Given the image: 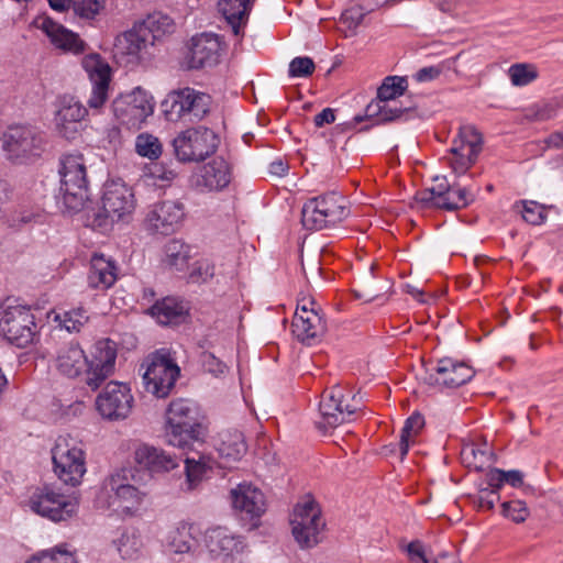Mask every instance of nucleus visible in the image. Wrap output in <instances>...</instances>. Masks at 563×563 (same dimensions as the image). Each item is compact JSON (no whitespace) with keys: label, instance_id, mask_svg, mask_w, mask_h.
I'll use <instances>...</instances> for the list:
<instances>
[{"label":"nucleus","instance_id":"nucleus-1","mask_svg":"<svg viewBox=\"0 0 563 563\" xmlns=\"http://www.w3.org/2000/svg\"><path fill=\"white\" fill-rule=\"evenodd\" d=\"M117 354V344L110 339L97 341L90 357L79 343L68 342L57 349L53 363L59 375L70 379L80 377L95 391L114 374Z\"/></svg>","mask_w":563,"mask_h":563},{"label":"nucleus","instance_id":"nucleus-2","mask_svg":"<svg viewBox=\"0 0 563 563\" xmlns=\"http://www.w3.org/2000/svg\"><path fill=\"white\" fill-rule=\"evenodd\" d=\"M166 440L169 445L189 450L203 438V428L197 420V409L187 399L173 400L166 411Z\"/></svg>","mask_w":563,"mask_h":563},{"label":"nucleus","instance_id":"nucleus-3","mask_svg":"<svg viewBox=\"0 0 563 563\" xmlns=\"http://www.w3.org/2000/svg\"><path fill=\"white\" fill-rule=\"evenodd\" d=\"M131 470L121 468L104 478L99 501L107 508L122 515L136 511L147 496V492L132 484Z\"/></svg>","mask_w":563,"mask_h":563},{"label":"nucleus","instance_id":"nucleus-4","mask_svg":"<svg viewBox=\"0 0 563 563\" xmlns=\"http://www.w3.org/2000/svg\"><path fill=\"white\" fill-rule=\"evenodd\" d=\"M47 146V135L36 125H10L1 137V147L8 159L29 163L38 159Z\"/></svg>","mask_w":563,"mask_h":563},{"label":"nucleus","instance_id":"nucleus-5","mask_svg":"<svg viewBox=\"0 0 563 563\" xmlns=\"http://www.w3.org/2000/svg\"><path fill=\"white\" fill-rule=\"evenodd\" d=\"M361 400L352 390L340 385L332 386L321 396L320 420L316 421V427L325 434L339 424L350 421L361 409Z\"/></svg>","mask_w":563,"mask_h":563},{"label":"nucleus","instance_id":"nucleus-6","mask_svg":"<svg viewBox=\"0 0 563 563\" xmlns=\"http://www.w3.org/2000/svg\"><path fill=\"white\" fill-rule=\"evenodd\" d=\"M54 472L67 485L77 486L86 473V454L82 443L69 435H59L52 449Z\"/></svg>","mask_w":563,"mask_h":563},{"label":"nucleus","instance_id":"nucleus-7","mask_svg":"<svg viewBox=\"0 0 563 563\" xmlns=\"http://www.w3.org/2000/svg\"><path fill=\"white\" fill-rule=\"evenodd\" d=\"M211 96L190 87L170 91L162 102L163 112L168 121H200L211 108Z\"/></svg>","mask_w":563,"mask_h":563},{"label":"nucleus","instance_id":"nucleus-8","mask_svg":"<svg viewBox=\"0 0 563 563\" xmlns=\"http://www.w3.org/2000/svg\"><path fill=\"white\" fill-rule=\"evenodd\" d=\"M349 214L345 198L338 192H329L309 199L301 210V222L308 230H321L335 225Z\"/></svg>","mask_w":563,"mask_h":563},{"label":"nucleus","instance_id":"nucleus-9","mask_svg":"<svg viewBox=\"0 0 563 563\" xmlns=\"http://www.w3.org/2000/svg\"><path fill=\"white\" fill-rule=\"evenodd\" d=\"M29 509L53 522L66 521L73 518L78 510L76 498L64 495L49 487H36L26 500Z\"/></svg>","mask_w":563,"mask_h":563},{"label":"nucleus","instance_id":"nucleus-10","mask_svg":"<svg viewBox=\"0 0 563 563\" xmlns=\"http://www.w3.org/2000/svg\"><path fill=\"white\" fill-rule=\"evenodd\" d=\"M35 317L30 307L3 305L0 310V331L18 347H26L36 335Z\"/></svg>","mask_w":563,"mask_h":563},{"label":"nucleus","instance_id":"nucleus-11","mask_svg":"<svg viewBox=\"0 0 563 563\" xmlns=\"http://www.w3.org/2000/svg\"><path fill=\"white\" fill-rule=\"evenodd\" d=\"M327 331V321L318 302L309 297L298 300L291 322V332L303 344L321 341Z\"/></svg>","mask_w":563,"mask_h":563},{"label":"nucleus","instance_id":"nucleus-12","mask_svg":"<svg viewBox=\"0 0 563 563\" xmlns=\"http://www.w3.org/2000/svg\"><path fill=\"white\" fill-rule=\"evenodd\" d=\"M290 523L292 536L301 549L313 548L321 541L325 523L314 500L297 504Z\"/></svg>","mask_w":563,"mask_h":563},{"label":"nucleus","instance_id":"nucleus-13","mask_svg":"<svg viewBox=\"0 0 563 563\" xmlns=\"http://www.w3.org/2000/svg\"><path fill=\"white\" fill-rule=\"evenodd\" d=\"M180 368L170 354L164 350L155 352L144 373L146 391L157 398L167 397L175 387Z\"/></svg>","mask_w":563,"mask_h":563},{"label":"nucleus","instance_id":"nucleus-14","mask_svg":"<svg viewBox=\"0 0 563 563\" xmlns=\"http://www.w3.org/2000/svg\"><path fill=\"white\" fill-rule=\"evenodd\" d=\"M117 120L130 130H139L154 111L152 96L137 87L129 93H121L112 101Z\"/></svg>","mask_w":563,"mask_h":563},{"label":"nucleus","instance_id":"nucleus-15","mask_svg":"<svg viewBox=\"0 0 563 563\" xmlns=\"http://www.w3.org/2000/svg\"><path fill=\"white\" fill-rule=\"evenodd\" d=\"M60 181L65 202L79 209L86 199L88 188L87 167L82 154H67L60 159Z\"/></svg>","mask_w":563,"mask_h":563},{"label":"nucleus","instance_id":"nucleus-16","mask_svg":"<svg viewBox=\"0 0 563 563\" xmlns=\"http://www.w3.org/2000/svg\"><path fill=\"white\" fill-rule=\"evenodd\" d=\"M218 144V135L203 126L187 129L173 142L175 154L180 162L203 161L216 152Z\"/></svg>","mask_w":563,"mask_h":563},{"label":"nucleus","instance_id":"nucleus-17","mask_svg":"<svg viewBox=\"0 0 563 563\" xmlns=\"http://www.w3.org/2000/svg\"><path fill=\"white\" fill-rule=\"evenodd\" d=\"M134 398L130 387L120 382H109L96 398V408L110 421L124 420L132 411Z\"/></svg>","mask_w":563,"mask_h":563},{"label":"nucleus","instance_id":"nucleus-18","mask_svg":"<svg viewBox=\"0 0 563 563\" xmlns=\"http://www.w3.org/2000/svg\"><path fill=\"white\" fill-rule=\"evenodd\" d=\"M81 65L88 75L92 89L87 100L89 109L99 111L108 101L112 69L99 54H88L81 59Z\"/></svg>","mask_w":563,"mask_h":563},{"label":"nucleus","instance_id":"nucleus-19","mask_svg":"<svg viewBox=\"0 0 563 563\" xmlns=\"http://www.w3.org/2000/svg\"><path fill=\"white\" fill-rule=\"evenodd\" d=\"M225 53V44L220 36L212 33H201L190 41L189 52L186 56L188 69H201L217 66Z\"/></svg>","mask_w":563,"mask_h":563},{"label":"nucleus","instance_id":"nucleus-20","mask_svg":"<svg viewBox=\"0 0 563 563\" xmlns=\"http://www.w3.org/2000/svg\"><path fill=\"white\" fill-rule=\"evenodd\" d=\"M474 375L475 371L467 363L452 357H443L429 369L427 380L430 385L457 388L468 383Z\"/></svg>","mask_w":563,"mask_h":563},{"label":"nucleus","instance_id":"nucleus-21","mask_svg":"<svg viewBox=\"0 0 563 563\" xmlns=\"http://www.w3.org/2000/svg\"><path fill=\"white\" fill-rule=\"evenodd\" d=\"M102 209L112 221L125 220L135 209L132 189L120 180L107 181L102 195Z\"/></svg>","mask_w":563,"mask_h":563},{"label":"nucleus","instance_id":"nucleus-22","mask_svg":"<svg viewBox=\"0 0 563 563\" xmlns=\"http://www.w3.org/2000/svg\"><path fill=\"white\" fill-rule=\"evenodd\" d=\"M207 548L211 555L223 563H243L245 544L224 528H214L208 532Z\"/></svg>","mask_w":563,"mask_h":563},{"label":"nucleus","instance_id":"nucleus-23","mask_svg":"<svg viewBox=\"0 0 563 563\" xmlns=\"http://www.w3.org/2000/svg\"><path fill=\"white\" fill-rule=\"evenodd\" d=\"M232 180V166L223 157H216L205 164L195 177V186L200 191H220Z\"/></svg>","mask_w":563,"mask_h":563},{"label":"nucleus","instance_id":"nucleus-24","mask_svg":"<svg viewBox=\"0 0 563 563\" xmlns=\"http://www.w3.org/2000/svg\"><path fill=\"white\" fill-rule=\"evenodd\" d=\"M233 508L242 519H258L266 510L264 494L251 484H240L231 490Z\"/></svg>","mask_w":563,"mask_h":563},{"label":"nucleus","instance_id":"nucleus-25","mask_svg":"<svg viewBox=\"0 0 563 563\" xmlns=\"http://www.w3.org/2000/svg\"><path fill=\"white\" fill-rule=\"evenodd\" d=\"M37 27L46 34L51 44L57 49L76 55L86 51L87 45L77 33L66 29L48 16L37 21Z\"/></svg>","mask_w":563,"mask_h":563},{"label":"nucleus","instance_id":"nucleus-26","mask_svg":"<svg viewBox=\"0 0 563 563\" xmlns=\"http://www.w3.org/2000/svg\"><path fill=\"white\" fill-rule=\"evenodd\" d=\"M134 462L151 474H163L178 467L179 462L176 456L167 453L161 448L146 443L135 448L133 453Z\"/></svg>","mask_w":563,"mask_h":563},{"label":"nucleus","instance_id":"nucleus-27","mask_svg":"<svg viewBox=\"0 0 563 563\" xmlns=\"http://www.w3.org/2000/svg\"><path fill=\"white\" fill-rule=\"evenodd\" d=\"M185 217L184 205L179 201L166 200L156 203L147 213L150 225L162 234L174 232Z\"/></svg>","mask_w":563,"mask_h":563},{"label":"nucleus","instance_id":"nucleus-28","mask_svg":"<svg viewBox=\"0 0 563 563\" xmlns=\"http://www.w3.org/2000/svg\"><path fill=\"white\" fill-rule=\"evenodd\" d=\"M88 115V109L76 100L64 102L55 115L57 133L66 140H75L80 134V122Z\"/></svg>","mask_w":563,"mask_h":563},{"label":"nucleus","instance_id":"nucleus-29","mask_svg":"<svg viewBox=\"0 0 563 563\" xmlns=\"http://www.w3.org/2000/svg\"><path fill=\"white\" fill-rule=\"evenodd\" d=\"M150 45H153L151 37L146 36L136 24L118 35L114 43L115 53L125 57L128 64L140 63Z\"/></svg>","mask_w":563,"mask_h":563},{"label":"nucleus","instance_id":"nucleus-30","mask_svg":"<svg viewBox=\"0 0 563 563\" xmlns=\"http://www.w3.org/2000/svg\"><path fill=\"white\" fill-rule=\"evenodd\" d=\"M118 279V267L111 258L103 254L95 253L90 258L88 285L96 290H107Z\"/></svg>","mask_w":563,"mask_h":563},{"label":"nucleus","instance_id":"nucleus-31","mask_svg":"<svg viewBox=\"0 0 563 563\" xmlns=\"http://www.w3.org/2000/svg\"><path fill=\"white\" fill-rule=\"evenodd\" d=\"M216 448L227 461H239L247 451L244 434L238 429H227L218 434Z\"/></svg>","mask_w":563,"mask_h":563},{"label":"nucleus","instance_id":"nucleus-32","mask_svg":"<svg viewBox=\"0 0 563 563\" xmlns=\"http://www.w3.org/2000/svg\"><path fill=\"white\" fill-rule=\"evenodd\" d=\"M219 11L231 25L234 35L239 36L249 19L252 8L250 0H219Z\"/></svg>","mask_w":563,"mask_h":563},{"label":"nucleus","instance_id":"nucleus-33","mask_svg":"<svg viewBox=\"0 0 563 563\" xmlns=\"http://www.w3.org/2000/svg\"><path fill=\"white\" fill-rule=\"evenodd\" d=\"M150 313L162 324H178L188 313L187 308L174 297H166L150 308Z\"/></svg>","mask_w":563,"mask_h":563},{"label":"nucleus","instance_id":"nucleus-34","mask_svg":"<svg viewBox=\"0 0 563 563\" xmlns=\"http://www.w3.org/2000/svg\"><path fill=\"white\" fill-rule=\"evenodd\" d=\"M140 26L146 36L151 37V42H154L166 34H170L175 30V23L173 19L163 12L150 13L144 20L135 23Z\"/></svg>","mask_w":563,"mask_h":563},{"label":"nucleus","instance_id":"nucleus-35","mask_svg":"<svg viewBox=\"0 0 563 563\" xmlns=\"http://www.w3.org/2000/svg\"><path fill=\"white\" fill-rule=\"evenodd\" d=\"M450 151L454 155L464 154V156L477 158L482 151V136L474 126H462Z\"/></svg>","mask_w":563,"mask_h":563},{"label":"nucleus","instance_id":"nucleus-36","mask_svg":"<svg viewBox=\"0 0 563 563\" xmlns=\"http://www.w3.org/2000/svg\"><path fill=\"white\" fill-rule=\"evenodd\" d=\"M475 199V191L460 184H453L444 196H440L435 207L445 210L466 208Z\"/></svg>","mask_w":563,"mask_h":563},{"label":"nucleus","instance_id":"nucleus-37","mask_svg":"<svg viewBox=\"0 0 563 563\" xmlns=\"http://www.w3.org/2000/svg\"><path fill=\"white\" fill-rule=\"evenodd\" d=\"M192 528V523L180 521L169 531L167 544L173 552L179 554L190 552L195 542V538L191 532Z\"/></svg>","mask_w":563,"mask_h":563},{"label":"nucleus","instance_id":"nucleus-38","mask_svg":"<svg viewBox=\"0 0 563 563\" xmlns=\"http://www.w3.org/2000/svg\"><path fill=\"white\" fill-rule=\"evenodd\" d=\"M164 252L165 257L163 262L166 266L176 271H184L188 267L191 257L189 245L179 240H172L165 245Z\"/></svg>","mask_w":563,"mask_h":563},{"label":"nucleus","instance_id":"nucleus-39","mask_svg":"<svg viewBox=\"0 0 563 563\" xmlns=\"http://www.w3.org/2000/svg\"><path fill=\"white\" fill-rule=\"evenodd\" d=\"M404 111L398 101L376 99L366 107L365 114L367 118H376L377 122H389L400 118Z\"/></svg>","mask_w":563,"mask_h":563},{"label":"nucleus","instance_id":"nucleus-40","mask_svg":"<svg viewBox=\"0 0 563 563\" xmlns=\"http://www.w3.org/2000/svg\"><path fill=\"white\" fill-rule=\"evenodd\" d=\"M424 427L423 416L416 412L406 419L405 424L400 432L399 451L400 456L404 459L411 445L417 442V438Z\"/></svg>","mask_w":563,"mask_h":563},{"label":"nucleus","instance_id":"nucleus-41","mask_svg":"<svg viewBox=\"0 0 563 563\" xmlns=\"http://www.w3.org/2000/svg\"><path fill=\"white\" fill-rule=\"evenodd\" d=\"M51 313L54 314V321L68 332H79L89 319L87 311L81 307L67 311L53 310Z\"/></svg>","mask_w":563,"mask_h":563},{"label":"nucleus","instance_id":"nucleus-42","mask_svg":"<svg viewBox=\"0 0 563 563\" xmlns=\"http://www.w3.org/2000/svg\"><path fill=\"white\" fill-rule=\"evenodd\" d=\"M208 466L202 460L187 457L185 460L186 479L181 487L185 492H192L198 488L206 477Z\"/></svg>","mask_w":563,"mask_h":563},{"label":"nucleus","instance_id":"nucleus-43","mask_svg":"<svg viewBox=\"0 0 563 563\" xmlns=\"http://www.w3.org/2000/svg\"><path fill=\"white\" fill-rule=\"evenodd\" d=\"M508 76L514 86H527L534 81L538 76V68L533 64L517 63L509 67Z\"/></svg>","mask_w":563,"mask_h":563},{"label":"nucleus","instance_id":"nucleus-44","mask_svg":"<svg viewBox=\"0 0 563 563\" xmlns=\"http://www.w3.org/2000/svg\"><path fill=\"white\" fill-rule=\"evenodd\" d=\"M46 219L47 214L43 209L32 207L30 209H22L19 212H15L11 216L8 222L13 229H21L23 225L32 223H44Z\"/></svg>","mask_w":563,"mask_h":563},{"label":"nucleus","instance_id":"nucleus-45","mask_svg":"<svg viewBox=\"0 0 563 563\" xmlns=\"http://www.w3.org/2000/svg\"><path fill=\"white\" fill-rule=\"evenodd\" d=\"M135 150L136 153L143 157L156 159L162 154V143L158 137L142 133L136 137Z\"/></svg>","mask_w":563,"mask_h":563},{"label":"nucleus","instance_id":"nucleus-46","mask_svg":"<svg viewBox=\"0 0 563 563\" xmlns=\"http://www.w3.org/2000/svg\"><path fill=\"white\" fill-rule=\"evenodd\" d=\"M514 207L521 213L527 223L539 225L545 219L544 208L536 201L522 200L516 202Z\"/></svg>","mask_w":563,"mask_h":563},{"label":"nucleus","instance_id":"nucleus-47","mask_svg":"<svg viewBox=\"0 0 563 563\" xmlns=\"http://www.w3.org/2000/svg\"><path fill=\"white\" fill-rule=\"evenodd\" d=\"M406 89V80L394 76L387 77L377 90V99L383 101H397L396 98L401 96Z\"/></svg>","mask_w":563,"mask_h":563},{"label":"nucleus","instance_id":"nucleus-48","mask_svg":"<svg viewBox=\"0 0 563 563\" xmlns=\"http://www.w3.org/2000/svg\"><path fill=\"white\" fill-rule=\"evenodd\" d=\"M501 512L516 523H521L529 517V509L526 503L518 499L503 503Z\"/></svg>","mask_w":563,"mask_h":563},{"label":"nucleus","instance_id":"nucleus-49","mask_svg":"<svg viewBox=\"0 0 563 563\" xmlns=\"http://www.w3.org/2000/svg\"><path fill=\"white\" fill-rule=\"evenodd\" d=\"M106 0H71L74 12L80 18L93 19L103 9Z\"/></svg>","mask_w":563,"mask_h":563},{"label":"nucleus","instance_id":"nucleus-50","mask_svg":"<svg viewBox=\"0 0 563 563\" xmlns=\"http://www.w3.org/2000/svg\"><path fill=\"white\" fill-rule=\"evenodd\" d=\"M437 184L429 190H423L417 194V200L426 205L435 207L440 196H444L452 185H449L445 180L435 178Z\"/></svg>","mask_w":563,"mask_h":563},{"label":"nucleus","instance_id":"nucleus-51","mask_svg":"<svg viewBox=\"0 0 563 563\" xmlns=\"http://www.w3.org/2000/svg\"><path fill=\"white\" fill-rule=\"evenodd\" d=\"M148 170L150 176L155 179L159 187L168 186L178 175L175 168L163 163H153Z\"/></svg>","mask_w":563,"mask_h":563},{"label":"nucleus","instance_id":"nucleus-52","mask_svg":"<svg viewBox=\"0 0 563 563\" xmlns=\"http://www.w3.org/2000/svg\"><path fill=\"white\" fill-rule=\"evenodd\" d=\"M314 69H316V64L312 60V58H310L308 56H298V57H295L289 63L288 75H289V77H294V78H296V77L307 78L313 74Z\"/></svg>","mask_w":563,"mask_h":563},{"label":"nucleus","instance_id":"nucleus-53","mask_svg":"<svg viewBox=\"0 0 563 563\" xmlns=\"http://www.w3.org/2000/svg\"><path fill=\"white\" fill-rule=\"evenodd\" d=\"M446 67H445L444 63H440V64L433 65V66L422 67L413 74L412 78L417 82L432 81V80H435L437 78H439V76L443 73V70Z\"/></svg>","mask_w":563,"mask_h":563},{"label":"nucleus","instance_id":"nucleus-54","mask_svg":"<svg viewBox=\"0 0 563 563\" xmlns=\"http://www.w3.org/2000/svg\"><path fill=\"white\" fill-rule=\"evenodd\" d=\"M476 158L464 156V154H451L448 157L449 165L456 175L465 174L475 163Z\"/></svg>","mask_w":563,"mask_h":563},{"label":"nucleus","instance_id":"nucleus-55","mask_svg":"<svg viewBox=\"0 0 563 563\" xmlns=\"http://www.w3.org/2000/svg\"><path fill=\"white\" fill-rule=\"evenodd\" d=\"M407 555L412 563H430L427 558L424 547L421 541L415 540L408 543L406 548Z\"/></svg>","mask_w":563,"mask_h":563},{"label":"nucleus","instance_id":"nucleus-56","mask_svg":"<svg viewBox=\"0 0 563 563\" xmlns=\"http://www.w3.org/2000/svg\"><path fill=\"white\" fill-rule=\"evenodd\" d=\"M498 499L499 494H497V490H489L488 488H484L479 492L476 504L478 509L490 511L494 509L495 501Z\"/></svg>","mask_w":563,"mask_h":563},{"label":"nucleus","instance_id":"nucleus-57","mask_svg":"<svg viewBox=\"0 0 563 563\" xmlns=\"http://www.w3.org/2000/svg\"><path fill=\"white\" fill-rule=\"evenodd\" d=\"M51 563H77L74 554L66 549V545H58L55 549L47 550Z\"/></svg>","mask_w":563,"mask_h":563},{"label":"nucleus","instance_id":"nucleus-58","mask_svg":"<svg viewBox=\"0 0 563 563\" xmlns=\"http://www.w3.org/2000/svg\"><path fill=\"white\" fill-rule=\"evenodd\" d=\"M202 365L207 372L213 375L223 374L227 368L225 364L211 353L202 355Z\"/></svg>","mask_w":563,"mask_h":563},{"label":"nucleus","instance_id":"nucleus-59","mask_svg":"<svg viewBox=\"0 0 563 563\" xmlns=\"http://www.w3.org/2000/svg\"><path fill=\"white\" fill-rule=\"evenodd\" d=\"M214 275V266L207 261H200L196 263V267L191 273V278L195 280L201 279L207 282Z\"/></svg>","mask_w":563,"mask_h":563},{"label":"nucleus","instance_id":"nucleus-60","mask_svg":"<svg viewBox=\"0 0 563 563\" xmlns=\"http://www.w3.org/2000/svg\"><path fill=\"white\" fill-rule=\"evenodd\" d=\"M505 476L506 471H503L500 468H492L486 474V481L488 486L490 487L489 490H497V494H499V489L505 485Z\"/></svg>","mask_w":563,"mask_h":563},{"label":"nucleus","instance_id":"nucleus-61","mask_svg":"<svg viewBox=\"0 0 563 563\" xmlns=\"http://www.w3.org/2000/svg\"><path fill=\"white\" fill-rule=\"evenodd\" d=\"M334 111L331 108H325L314 117L313 122L316 126L321 128L324 124H330L334 122Z\"/></svg>","mask_w":563,"mask_h":563},{"label":"nucleus","instance_id":"nucleus-62","mask_svg":"<svg viewBox=\"0 0 563 563\" xmlns=\"http://www.w3.org/2000/svg\"><path fill=\"white\" fill-rule=\"evenodd\" d=\"M505 484L512 487H520L523 484V474L520 471H506Z\"/></svg>","mask_w":563,"mask_h":563},{"label":"nucleus","instance_id":"nucleus-63","mask_svg":"<svg viewBox=\"0 0 563 563\" xmlns=\"http://www.w3.org/2000/svg\"><path fill=\"white\" fill-rule=\"evenodd\" d=\"M471 453L474 459H475V462H474V467L476 470H482L485 462L487 461V455L484 451H476L474 446H471V448H467L463 451V454H467V453Z\"/></svg>","mask_w":563,"mask_h":563},{"label":"nucleus","instance_id":"nucleus-64","mask_svg":"<svg viewBox=\"0 0 563 563\" xmlns=\"http://www.w3.org/2000/svg\"><path fill=\"white\" fill-rule=\"evenodd\" d=\"M288 164L283 159L274 161L269 165V173L278 177L285 176L288 173Z\"/></svg>","mask_w":563,"mask_h":563}]
</instances>
